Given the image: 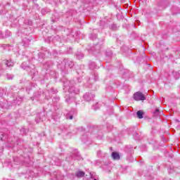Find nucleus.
I'll return each mask as SVG.
<instances>
[{
    "label": "nucleus",
    "mask_w": 180,
    "mask_h": 180,
    "mask_svg": "<svg viewBox=\"0 0 180 180\" xmlns=\"http://www.w3.org/2000/svg\"><path fill=\"white\" fill-rule=\"evenodd\" d=\"M75 84V82L74 80L72 81H65L63 83L64 89H68L69 94H79V89H76L74 86V84Z\"/></svg>",
    "instance_id": "nucleus-1"
},
{
    "label": "nucleus",
    "mask_w": 180,
    "mask_h": 180,
    "mask_svg": "<svg viewBox=\"0 0 180 180\" xmlns=\"http://www.w3.org/2000/svg\"><path fill=\"white\" fill-rule=\"evenodd\" d=\"M74 62L70 59H65L61 63L58 65V68H60L62 71H65L67 68H72Z\"/></svg>",
    "instance_id": "nucleus-2"
},
{
    "label": "nucleus",
    "mask_w": 180,
    "mask_h": 180,
    "mask_svg": "<svg viewBox=\"0 0 180 180\" xmlns=\"http://www.w3.org/2000/svg\"><path fill=\"white\" fill-rule=\"evenodd\" d=\"M25 65H26V63H23L21 65V68H23V70H26L30 74V75H36V70L34 69V66L30 67Z\"/></svg>",
    "instance_id": "nucleus-3"
},
{
    "label": "nucleus",
    "mask_w": 180,
    "mask_h": 180,
    "mask_svg": "<svg viewBox=\"0 0 180 180\" xmlns=\"http://www.w3.org/2000/svg\"><path fill=\"white\" fill-rule=\"evenodd\" d=\"M134 101H146V96L143 93L137 91L134 94Z\"/></svg>",
    "instance_id": "nucleus-4"
},
{
    "label": "nucleus",
    "mask_w": 180,
    "mask_h": 180,
    "mask_svg": "<svg viewBox=\"0 0 180 180\" xmlns=\"http://www.w3.org/2000/svg\"><path fill=\"white\" fill-rule=\"evenodd\" d=\"M95 98V94H91V93H86L84 96V99L86 102H89L92 101V99Z\"/></svg>",
    "instance_id": "nucleus-5"
},
{
    "label": "nucleus",
    "mask_w": 180,
    "mask_h": 180,
    "mask_svg": "<svg viewBox=\"0 0 180 180\" xmlns=\"http://www.w3.org/2000/svg\"><path fill=\"white\" fill-rule=\"evenodd\" d=\"M50 56H51V54L50 53V52L49 51H45V53L43 52H40L38 54V57H41V58H44V57H50Z\"/></svg>",
    "instance_id": "nucleus-6"
},
{
    "label": "nucleus",
    "mask_w": 180,
    "mask_h": 180,
    "mask_svg": "<svg viewBox=\"0 0 180 180\" xmlns=\"http://www.w3.org/2000/svg\"><path fill=\"white\" fill-rule=\"evenodd\" d=\"M112 158L114 160H120V155H119V153H117L116 152H112Z\"/></svg>",
    "instance_id": "nucleus-7"
},
{
    "label": "nucleus",
    "mask_w": 180,
    "mask_h": 180,
    "mask_svg": "<svg viewBox=\"0 0 180 180\" xmlns=\"http://www.w3.org/2000/svg\"><path fill=\"white\" fill-rule=\"evenodd\" d=\"M136 116L138 119H143V116H144V112H143V110L137 111Z\"/></svg>",
    "instance_id": "nucleus-8"
},
{
    "label": "nucleus",
    "mask_w": 180,
    "mask_h": 180,
    "mask_svg": "<svg viewBox=\"0 0 180 180\" xmlns=\"http://www.w3.org/2000/svg\"><path fill=\"white\" fill-rule=\"evenodd\" d=\"M72 117H74V111L72 110L66 115V119H69L70 120H72Z\"/></svg>",
    "instance_id": "nucleus-9"
},
{
    "label": "nucleus",
    "mask_w": 180,
    "mask_h": 180,
    "mask_svg": "<svg viewBox=\"0 0 180 180\" xmlns=\"http://www.w3.org/2000/svg\"><path fill=\"white\" fill-rule=\"evenodd\" d=\"M84 176H85V172H84L82 171H79V172H76V176L77 178H82Z\"/></svg>",
    "instance_id": "nucleus-10"
},
{
    "label": "nucleus",
    "mask_w": 180,
    "mask_h": 180,
    "mask_svg": "<svg viewBox=\"0 0 180 180\" xmlns=\"http://www.w3.org/2000/svg\"><path fill=\"white\" fill-rule=\"evenodd\" d=\"M4 64L6 67H13V62L12 61L6 60L4 61Z\"/></svg>",
    "instance_id": "nucleus-11"
},
{
    "label": "nucleus",
    "mask_w": 180,
    "mask_h": 180,
    "mask_svg": "<svg viewBox=\"0 0 180 180\" xmlns=\"http://www.w3.org/2000/svg\"><path fill=\"white\" fill-rule=\"evenodd\" d=\"M51 65V62H46L43 65V68L44 70H47L48 68H50V65Z\"/></svg>",
    "instance_id": "nucleus-12"
},
{
    "label": "nucleus",
    "mask_w": 180,
    "mask_h": 180,
    "mask_svg": "<svg viewBox=\"0 0 180 180\" xmlns=\"http://www.w3.org/2000/svg\"><path fill=\"white\" fill-rule=\"evenodd\" d=\"M90 70H95L96 68V63L95 62H91L89 65Z\"/></svg>",
    "instance_id": "nucleus-13"
},
{
    "label": "nucleus",
    "mask_w": 180,
    "mask_h": 180,
    "mask_svg": "<svg viewBox=\"0 0 180 180\" xmlns=\"http://www.w3.org/2000/svg\"><path fill=\"white\" fill-rule=\"evenodd\" d=\"M76 57H77V58H78L79 60H81V58H84V53H80V52H77V53H76Z\"/></svg>",
    "instance_id": "nucleus-14"
},
{
    "label": "nucleus",
    "mask_w": 180,
    "mask_h": 180,
    "mask_svg": "<svg viewBox=\"0 0 180 180\" xmlns=\"http://www.w3.org/2000/svg\"><path fill=\"white\" fill-rule=\"evenodd\" d=\"M66 102L67 103H71V102H74V101H75V99L74 98H67L66 97Z\"/></svg>",
    "instance_id": "nucleus-15"
},
{
    "label": "nucleus",
    "mask_w": 180,
    "mask_h": 180,
    "mask_svg": "<svg viewBox=\"0 0 180 180\" xmlns=\"http://www.w3.org/2000/svg\"><path fill=\"white\" fill-rule=\"evenodd\" d=\"M72 158L73 160H79V155L77 153V154H73L72 156Z\"/></svg>",
    "instance_id": "nucleus-16"
},
{
    "label": "nucleus",
    "mask_w": 180,
    "mask_h": 180,
    "mask_svg": "<svg viewBox=\"0 0 180 180\" xmlns=\"http://www.w3.org/2000/svg\"><path fill=\"white\" fill-rule=\"evenodd\" d=\"M159 113H160V109L158 108H156L155 110L153 112L154 116H158Z\"/></svg>",
    "instance_id": "nucleus-17"
},
{
    "label": "nucleus",
    "mask_w": 180,
    "mask_h": 180,
    "mask_svg": "<svg viewBox=\"0 0 180 180\" xmlns=\"http://www.w3.org/2000/svg\"><path fill=\"white\" fill-rule=\"evenodd\" d=\"M11 32L9 30H6L4 37H11Z\"/></svg>",
    "instance_id": "nucleus-18"
},
{
    "label": "nucleus",
    "mask_w": 180,
    "mask_h": 180,
    "mask_svg": "<svg viewBox=\"0 0 180 180\" xmlns=\"http://www.w3.org/2000/svg\"><path fill=\"white\" fill-rule=\"evenodd\" d=\"M89 176H90L91 179L96 180V179H95V177H94L95 176V173L92 174V172H90Z\"/></svg>",
    "instance_id": "nucleus-19"
},
{
    "label": "nucleus",
    "mask_w": 180,
    "mask_h": 180,
    "mask_svg": "<svg viewBox=\"0 0 180 180\" xmlns=\"http://www.w3.org/2000/svg\"><path fill=\"white\" fill-rule=\"evenodd\" d=\"M179 76H180L179 72H175L174 77H175L176 79H178L179 78Z\"/></svg>",
    "instance_id": "nucleus-20"
},
{
    "label": "nucleus",
    "mask_w": 180,
    "mask_h": 180,
    "mask_svg": "<svg viewBox=\"0 0 180 180\" xmlns=\"http://www.w3.org/2000/svg\"><path fill=\"white\" fill-rule=\"evenodd\" d=\"M90 39H91V40H96V34H91L90 35Z\"/></svg>",
    "instance_id": "nucleus-21"
},
{
    "label": "nucleus",
    "mask_w": 180,
    "mask_h": 180,
    "mask_svg": "<svg viewBox=\"0 0 180 180\" xmlns=\"http://www.w3.org/2000/svg\"><path fill=\"white\" fill-rule=\"evenodd\" d=\"M94 81H98V73L94 74Z\"/></svg>",
    "instance_id": "nucleus-22"
},
{
    "label": "nucleus",
    "mask_w": 180,
    "mask_h": 180,
    "mask_svg": "<svg viewBox=\"0 0 180 180\" xmlns=\"http://www.w3.org/2000/svg\"><path fill=\"white\" fill-rule=\"evenodd\" d=\"M48 94L49 96H51L52 94H56V91H54L53 89H51L50 91H48Z\"/></svg>",
    "instance_id": "nucleus-23"
},
{
    "label": "nucleus",
    "mask_w": 180,
    "mask_h": 180,
    "mask_svg": "<svg viewBox=\"0 0 180 180\" xmlns=\"http://www.w3.org/2000/svg\"><path fill=\"white\" fill-rule=\"evenodd\" d=\"M13 76L11 75H7V79H13Z\"/></svg>",
    "instance_id": "nucleus-24"
},
{
    "label": "nucleus",
    "mask_w": 180,
    "mask_h": 180,
    "mask_svg": "<svg viewBox=\"0 0 180 180\" xmlns=\"http://www.w3.org/2000/svg\"><path fill=\"white\" fill-rule=\"evenodd\" d=\"M60 130H62V131H65V130H67V128H65V127H60Z\"/></svg>",
    "instance_id": "nucleus-25"
},
{
    "label": "nucleus",
    "mask_w": 180,
    "mask_h": 180,
    "mask_svg": "<svg viewBox=\"0 0 180 180\" xmlns=\"http://www.w3.org/2000/svg\"><path fill=\"white\" fill-rule=\"evenodd\" d=\"M112 52H106V56H108V57H112Z\"/></svg>",
    "instance_id": "nucleus-26"
},
{
    "label": "nucleus",
    "mask_w": 180,
    "mask_h": 180,
    "mask_svg": "<svg viewBox=\"0 0 180 180\" xmlns=\"http://www.w3.org/2000/svg\"><path fill=\"white\" fill-rule=\"evenodd\" d=\"M21 133L26 134V129L25 128L21 129Z\"/></svg>",
    "instance_id": "nucleus-27"
},
{
    "label": "nucleus",
    "mask_w": 180,
    "mask_h": 180,
    "mask_svg": "<svg viewBox=\"0 0 180 180\" xmlns=\"http://www.w3.org/2000/svg\"><path fill=\"white\" fill-rule=\"evenodd\" d=\"M101 153L102 152L101 150H98L97 151V155H98V156L101 155Z\"/></svg>",
    "instance_id": "nucleus-28"
},
{
    "label": "nucleus",
    "mask_w": 180,
    "mask_h": 180,
    "mask_svg": "<svg viewBox=\"0 0 180 180\" xmlns=\"http://www.w3.org/2000/svg\"><path fill=\"white\" fill-rule=\"evenodd\" d=\"M44 94H45L46 99H49V96H47V93H44Z\"/></svg>",
    "instance_id": "nucleus-29"
},
{
    "label": "nucleus",
    "mask_w": 180,
    "mask_h": 180,
    "mask_svg": "<svg viewBox=\"0 0 180 180\" xmlns=\"http://www.w3.org/2000/svg\"><path fill=\"white\" fill-rule=\"evenodd\" d=\"M1 36H2V32H0V37H1Z\"/></svg>",
    "instance_id": "nucleus-30"
},
{
    "label": "nucleus",
    "mask_w": 180,
    "mask_h": 180,
    "mask_svg": "<svg viewBox=\"0 0 180 180\" xmlns=\"http://www.w3.org/2000/svg\"><path fill=\"white\" fill-rule=\"evenodd\" d=\"M37 123H39V122L37 120H36Z\"/></svg>",
    "instance_id": "nucleus-31"
},
{
    "label": "nucleus",
    "mask_w": 180,
    "mask_h": 180,
    "mask_svg": "<svg viewBox=\"0 0 180 180\" xmlns=\"http://www.w3.org/2000/svg\"><path fill=\"white\" fill-rule=\"evenodd\" d=\"M30 25H32V22H30Z\"/></svg>",
    "instance_id": "nucleus-32"
}]
</instances>
